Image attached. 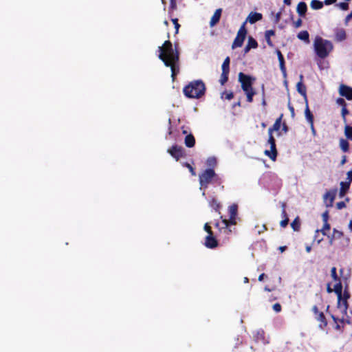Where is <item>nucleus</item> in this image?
I'll return each mask as SVG.
<instances>
[{
    "label": "nucleus",
    "mask_w": 352,
    "mask_h": 352,
    "mask_svg": "<svg viewBox=\"0 0 352 352\" xmlns=\"http://www.w3.org/2000/svg\"><path fill=\"white\" fill-rule=\"evenodd\" d=\"M160 54L158 58L164 63L166 67L171 69V77L173 80L179 72V52L175 45V48L172 43L165 41L162 46L158 47Z\"/></svg>",
    "instance_id": "1"
},
{
    "label": "nucleus",
    "mask_w": 352,
    "mask_h": 352,
    "mask_svg": "<svg viewBox=\"0 0 352 352\" xmlns=\"http://www.w3.org/2000/svg\"><path fill=\"white\" fill-rule=\"evenodd\" d=\"M199 182L200 184V190H202V195L206 196V190L208 188L210 184L221 186L223 189L224 186L222 185V179L215 173L212 168H206L199 176Z\"/></svg>",
    "instance_id": "2"
},
{
    "label": "nucleus",
    "mask_w": 352,
    "mask_h": 352,
    "mask_svg": "<svg viewBox=\"0 0 352 352\" xmlns=\"http://www.w3.org/2000/svg\"><path fill=\"white\" fill-rule=\"evenodd\" d=\"M184 96L188 98H200L206 93V85L201 80L190 82L183 89Z\"/></svg>",
    "instance_id": "3"
},
{
    "label": "nucleus",
    "mask_w": 352,
    "mask_h": 352,
    "mask_svg": "<svg viewBox=\"0 0 352 352\" xmlns=\"http://www.w3.org/2000/svg\"><path fill=\"white\" fill-rule=\"evenodd\" d=\"M255 80V77L245 74L243 72H240L239 74V82L241 83V89L246 95L247 102L250 103L253 102V97L256 94L255 89L252 87Z\"/></svg>",
    "instance_id": "4"
},
{
    "label": "nucleus",
    "mask_w": 352,
    "mask_h": 352,
    "mask_svg": "<svg viewBox=\"0 0 352 352\" xmlns=\"http://www.w3.org/2000/svg\"><path fill=\"white\" fill-rule=\"evenodd\" d=\"M314 45L316 55L320 58L327 57L333 49V45L330 41L323 39L320 36L316 37Z\"/></svg>",
    "instance_id": "5"
},
{
    "label": "nucleus",
    "mask_w": 352,
    "mask_h": 352,
    "mask_svg": "<svg viewBox=\"0 0 352 352\" xmlns=\"http://www.w3.org/2000/svg\"><path fill=\"white\" fill-rule=\"evenodd\" d=\"M245 23L246 22H244L243 23V25L241 26V28H239V30L237 32V35L235 37V38L232 43V47L233 49L235 47H241L244 42V40H245L246 34H247V30L245 28Z\"/></svg>",
    "instance_id": "6"
},
{
    "label": "nucleus",
    "mask_w": 352,
    "mask_h": 352,
    "mask_svg": "<svg viewBox=\"0 0 352 352\" xmlns=\"http://www.w3.org/2000/svg\"><path fill=\"white\" fill-rule=\"evenodd\" d=\"M268 143L270 145V151L265 150L264 153L268 156L272 161L276 160L278 152L276 147V140L273 136V134L268 133Z\"/></svg>",
    "instance_id": "7"
},
{
    "label": "nucleus",
    "mask_w": 352,
    "mask_h": 352,
    "mask_svg": "<svg viewBox=\"0 0 352 352\" xmlns=\"http://www.w3.org/2000/svg\"><path fill=\"white\" fill-rule=\"evenodd\" d=\"M311 310L314 314L315 319L319 322V328L321 329L326 328L328 322L324 313L319 311L316 305L313 306Z\"/></svg>",
    "instance_id": "8"
},
{
    "label": "nucleus",
    "mask_w": 352,
    "mask_h": 352,
    "mask_svg": "<svg viewBox=\"0 0 352 352\" xmlns=\"http://www.w3.org/2000/svg\"><path fill=\"white\" fill-rule=\"evenodd\" d=\"M350 297L351 294L348 290V287L346 286L344 292L342 293L340 300H338V307L339 308H342V311L344 314H346L349 307L348 300L350 298Z\"/></svg>",
    "instance_id": "9"
},
{
    "label": "nucleus",
    "mask_w": 352,
    "mask_h": 352,
    "mask_svg": "<svg viewBox=\"0 0 352 352\" xmlns=\"http://www.w3.org/2000/svg\"><path fill=\"white\" fill-rule=\"evenodd\" d=\"M168 153L177 161L185 155L183 148L176 144L168 148Z\"/></svg>",
    "instance_id": "10"
},
{
    "label": "nucleus",
    "mask_w": 352,
    "mask_h": 352,
    "mask_svg": "<svg viewBox=\"0 0 352 352\" xmlns=\"http://www.w3.org/2000/svg\"><path fill=\"white\" fill-rule=\"evenodd\" d=\"M336 192H337V189L335 188V189H333V190H331L327 192L323 195V200H324V203L326 207H327V208L332 207L333 201L336 197Z\"/></svg>",
    "instance_id": "11"
},
{
    "label": "nucleus",
    "mask_w": 352,
    "mask_h": 352,
    "mask_svg": "<svg viewBox=\"0 0 352 352\" xmlns=\"http://www.w3.org/2000/svg\"><path fill=\"white\" fill-rule=\"evenodd\" d=\"M339 94L341 96L345 97L347 100H352V87L345 85H341L339 87Z\"/></svg>",
    "instance_id": "12"
},
{
    "label": "nucleus",
    "mask_w": 352,
    "mask_h": 352,
    "mask_svg": "<svg viewBox=\"0 0 352 352\" xmlns=\"http://www.w3.org/2000/svg\"><path fill=\"white\" fill-rule=\"evenodd\" d=\"M303 75H300V81L296 85V88L298 92L303 96L305 98V102L307 101V88L306 86L303 84Z\"/></svg>",
    "instance_id": "13"
},
{
    "label": "nucleus",
    "mask_w": 352,
    "mask_h": 352,
    "mask_svg": "<svg viewBox=\"0 0 352 352\" xmlns=\"http://www.w3.org/2000/svg\"><path fill=\"white\" fill-rule=\"evenodd\" d=\"M218 241L214 235H207L205 239L204 245L206 248L213 249L218 246Z\"/></svg>",
    "instance_id": "14"
},
{
    "label": "nucleus",
    "mask_w": 352,
    "mask_h": 352,
    "mask_svg": "<svg viewBox=\"0 0 352 352\" xmlns=\"http://www.w3.org/2000/svg\"><path fill=\"white\" fill-rule=\"evenodd\" d=\"M276 54H277V56H278V61H279L280 71H281L283 76L286 77V76H287V71H286V67H285L284 56H283V55L282 54L281 52L279 50H276Z\"/></svg>",
    "instance_id": "15"
},
{
    "label": "nucleus",
    "mask_w": 352,
    "mask_h": 352,
    "mask_svg": "<svg viewBox=\"0 0 352 352\" xmlns=\"http://www.w3.org/2000/svg\"><path fill=\"white\" fill-rule=\"evenodd\" d=\"M222 13V9L218 8L215 10L214 13L212 16L210 21V26L213 27L219 22Z\"/></svg>",
    "instance_id": "16"
},
{
    "label": "nucleus",
    "mask_w": 352,
    "mask_h": 352,
    "mask_svg": "<svg viewBox=\"0 0 352 352\" xmlns=\"http://www.w3.org/2000/svg\"><path fill=\"white\" fill-rule=\"evenodd\" d=\"M283 117V114H280L279 118H278L276 120V121H275L274 124L272 125V126H271L268 129V133L273 134L274 131H278L280 130Z\"/></svg>",
    "instance_id": "17"
},
{
    "label": "nucleus",
    "mask_w": 352,
    "mask_h": 352,
    "mask_svg": "<svg viewBox=\"0 0 352 352\" xmlns=\"http://www.w3.org/2000/svg\"><path fill=\"white\" fill-rule=\"evenodd\" d=\"M346 38V32L343 28H337L335 30V40L341 42Z\"/></svg>",
    "instance_id": "18"
},
{
    "label": "nucleus",
    "mask_w": 352,
    "mask_h": 352,
    "mask_svg": "<svg viewBox=\"0 0 352 352\" xmlns=\"http://www.w3.org/2000/svg\"><path fill=\"white\" fill-rule=\"evenodd\" d=\"M262 14L258 12H250L247 18V21H248L251 24H253L260 20L262 19Z\"/></svg>",
    "instance_id": "19"
},
{
    "label": "nucleus",
    "mask_w": 352,
    "mask_h": 352,
    "mask_svg": "<svg viewBox=\"0 0 352 352\" xmlns=\"http://www.w3.org/2000/svg\"><path fill=\"white\" fill-rule=\"evenodd\" d=\"M344 236V233L342 231H340L336 228L333 229V234L329 237V244L332 245L334 239H339L342 238Z\"/></svg>",
    "instance_id": "20"
},
{
    "label": "nucleus",
    "mask_w": 352,
    "mask_h": 352,
    "mask_svg": "<svg viewBox=\"0 0 352 352\" xmlns=\"http://www.w3.org/2000/svg\"><path fill=\"white\" fill-rule=\"evenodd\" d=\"M350 184L348 182H340V197H342L345 195L348 190L350 187Z\"/></svg>",
    "instance_id": "21"
},
{
    "label": "nucleus",
    "mask_w": 352,
    "mask_h": 352,
    "mask_svg": "<svg viewBox=\"0 0 352 352\" xmlns=\"http://www.w3.org/2000/svg\"><path fill=\"white\" fill-rule=\"evenodd\" d=\"M305 104H306L305 109V118L309 124H312V123H314V116L309 108L308 101L305 102Z\"/></svg>",
    "instance_id": "22"
},
{
    "label": "nucleus",
    "mask_w": 352,
    "mask_h": 352,
    "mask_svg": "<svg viewBox=\"0 0 352 352\" xmlns=\"http://www.w3.org/2000/svg\"><path fill=\"white\" fill-rule=\"evenodd\" d=\"M185 145L188 148H192L195 144V138L192 134L187 135L184 140Z\"/></svg>",
    "instance_id": "23"
},
{
    "label": "nucleus",
    "mask_w": 352,
    "mask_h": 352,
    "mask_svg": "<svg viewBox=\"0 0 352 352\" xmlns=\"http://www.w3.org/2000/svg\"><path fill=\"white\" fill-rule=\"evenodd\" d=\"M307 10V4L302 1L300 2L297 6V12L300 16H304Z\"/></svg>",
    "instance_id": "24"
},
{
    "label": "nucleus",
    "mask_w": 352,
    "mask_h": 352,
    "mask_svg": "<svg viewBox=\"0 0 352 352\" xmlns=\"http://www.w3.org/2000/svg\"><path fill=\"white\" fill-rule=\"evenodd\" d=\"M333 291L337 295L338 300H340L342 293V285L340 280L336 283V284L334 285Z\"/></svg>",
    "instance_id": "25"
},
{
    "label": "nucleus",
    "mask_w": 352,
    "mask_h": 352,
    "mask_svg": "<svg viewBox=\"0 0 352 352\" xmlns=\"http://www.w3.org/2000/svg\"><path fill=\"white\" fill-rule=\"evenodd\" d=\"M222 223L223 224V227H222V228L228 229L230 226L235 225L236 223V218L230 217L229 219H222Z\"/></svg>",
    "instance_id": "26"
},
{
    "label": "nucleus",
    "mask_w": 352,
    "mask_h": 352,
    "mask_svg": "<svg viewBox=\"0 0 352 352\" xmlns=\"http://www.w3.org/2000/svg\"><path fill=\"white\" fill-rule=\"evenodd\" d=\"M297 37L300 40L304 41L306 43H309V32L306 30L300 32L298 34Z\"/></svg>",
    "instance_id": "27"
},
{
    "label": "nucleus",
    "mask_w": 352,
    "mask_h": 352,
    "mask_svg": "<svg viewBox=\"0 0 352 352\" xmlns=\"http://www.w3.org/2000/svg\"><path fill=\"white\" fill-rule=\"evenodd\" d=\"M340 147L343 152H348L349 150V144L348 141L346 140L341 138L340 140Z\"/></svg>",
    "instance_id": "28"
},
{
    "label": "nucleus",
    "mask_w": 352,
    "mask_h": 352,
    "mask_svg": "<svg viewBox=\"0 0 352 352\" xmlns=\"http://www.w3.org/2000/svg\"><path fill=\"white\" fill-rule=\"evenodd\" d=\"M177 1L176 0H170V6L168 8V15L170 17L173 16V12L177 10Z\"/></svg>",
    "instance_id": "29"
},
{
    "label": "nucleus",
    "mask_w": 352,
    "mask_h": 352,
    "mask_svg": "<svg viewBox=\"0 0 352 352\" xmlns=\"http://www.w3.org/2000/svg\"><path fill=\"white\" fill-rule=\"evenodd\" d=\"M229 215L231 217H236L237 212H238V206L235 204H233L230 206H229Z\"/></svg>",
    "instance_id": "30"
},
{
    "label": "nucleus",
    "mask_w": 352,
    "mask_h": 352,
    "mask_svg": "<svg viewBox=\"0 0 352 352\" xmlns=\"http://www.w3.org/2000/svg\"><path fill=\"white\" fill-rule=\"evenodd\" d=\"M217 161L216 157H210L206 160V165L209 167L208 168H212L217 166Z\"/></svg>",
    "instance_id": "31"
},
{
    "label": "nucleus",
    "mask_w": 352,
    "mask_h": 352,
    "mask_svg": "<svg viewBox=\"0 0 352 352\" xmlns=\"http://www.w3.org/2000/svg\"><path fill=\"white\" fill-rule=\"evenodd\" d=\"M291 227L294 231H299L300 228V222L299 217H297L294 219V220L291 223Z\"/></svg>",
    "instance_id": "32"
},
{
    "label": "nucleus",
    "mask_w": 352,
    "mask_h": 352,
    "mask_svg": "<svg viewBox=\"0 0 352 352\" xmlns=\"http://www.w3.org/2000/svg\"><path fill=\"white\" fill-rule=\"evenodd\" d=\"M311 7L314 10H319L323 7V3L318 0H312L311 2Z\"/></svg>",
    "instance_id": "33"
},
{
    "label": "nucleus",
    "mask_w": 352,
    "mask_h": 352,
    "mask_svg": "<svg viewBox=\"0 0 352 352\" xmlns=\"http://www.w3.org/2000/svg\"><path fill=\"white\" fill-rule=\"evenodd\" d=\"M229 73L230 72H228L222 71V73H221V77L219 79V82L221 85H224L228 82Z\"/></svg>",
    "instance_id": "34"
},
{
    "label": "nucleus",
    "mask_w": 352,
    "mask_h": 352,
    "mask_svg": "<svg viewBox=\"0 0 352 352\" xmlns=\"http://www.w3.org/2000/svg\"><path fill=\"white\" fill-rule=\"evenodd\" d=\"M209 204L216 211H218L219 210L220 207H221L220 203L218 202V201L214 197H212L210 199V201L209 202Z\"/></svg>",
    "instance_id": "35"
},
{
    "label": "nucleus",
    "mask_w": 352,
    "mask_h": 352,
    "mask_svg": "<svg viewBox=\"0 0 352 352\" xmlns=\"http://www.w3.org/2000/svg\"><path fill=\"white\" fill-rule=\"evenodd\" d=\"M331 228L330 224L328 222L324 223L323 227L321 229L320 232L322 233L323 235H327V231L329 230ZM320 230H317L316 231V234H318Z\"/></svg>",
    "instance_id": "36"
},
{
    "label": "nucleus",
    "mask_w": 352,
    "mask_h": 352,
    "mask_svg": "<svg viewBox=\"0 0 352 352\" xmlns=\"http://www.w3.org/2000/svg\"><path fill=\"white\" fill-rule=\"evenodd\" d=\"M344 135L348 139L352 140V126L346 125L344 128Z\"/></svg>",
    "instance_id": "37"
},
{
    "label": "nucleus",
    "mask_w": 352,
    "mask_h": 352,
    "mask_svg": "<svg viewBox=\"0 0 352 352\" xmlns=\"http://www.w3.org/2000/svg\"><path fill=\"white\" fill-rule=\"evenodd\" d=\"M247 45H248L252 48H256L258 47L257 41L254 38H252V36H250L248 38V41Z\"/></svg>",
    "instance_id": "38"
},
{
    "label": "nucleus",
    "mask_w": 352,
    "mask_h": 352,
    "mask_svg": "<svg viewBox=\"0 0 352 352\" xmlns=\"http://www.w3.org/2000/svg\"><path fill=\"white\" fill-rule=\"evenodd\" d=\"M221 98L226 100H230L234 98V94L232 91H224L221 94Z\"/></svg>",
    "instance_id": "39"
},
{
    "label": "nucleus",
    "mask_w": 352,
    "mask_h": 352,
    "mask_svg": "<svg viewBox=\"0 0 352 352\" xmlns=\"http://www.w3.org/2000/svg\"><path fill=\"white\" fill-rule=\"evenodd\" d=\"M331 278L335 280V281H337L338 282L339 280H340V278L338 277V274H337V269L336 267H333L331 270Z\"/></svg>",
    "instance_id": "40"
},
{
    "label": "nucleus",
    "mask_w": 352,
    "mask_h": 352,
    "mask_svg": "<svg viewBox=\"0 0 352 352\" xmlns=\"http://www.w3.org/2000/svg\"><path fill=\"white\" fill-rule=\"evenodd\" d=\"M183 166L184 167H186L189 170L190 173H191V175L192 176L196 175V172H195V168L190 164H188V162H185L183 164Z\"/></svg>",
    "instance_id": "41"
},
{
    "label": "nucleus",
    "mask_w": 352,
    "mask_h": 352,
    "mask_svg": "<svg viewBox=\"0 0 352 352\" xmlns=\"http://www.w3.org/2000/svg\"><path fill=\"white\" fill-rule=\"evenodd\" d=\"M331 318L336 324H337L338 322H340L341 323L346 322L348 324H350V321L349 320H345L344 318L339 319L338 318L336 317L334 315H331Z\"/></svg>",
    "instance_id": "42"
},
{
    "label": "nucleus",
    "mask_w": 352,
    "mask_h": 352,
    "mask_svg": "<svg viewBox=\"0 0 352 352\" xmlns=\"http://www.w3.org/2000/svg\"><path fill=\"white\" fill-rule=\"evenodd\" d=\"M171 18V21L174 24L175 28V34H177L179 32V29L180 28V25L178 23V19L177 18Z\"/></svg>",
    "instance_id": "43"
},
{
    "label": "nucleus",
    "mask_w": 352,
    "mask_h": 352,
    "mask_svg": "<svg viewBox=\"0 0 352 352\" xmlns=\"http://www.w3.org/2000/svg\"><path fill=\"white\" fill-rule=\"evenodd\" d=\"M204 230L208 233V235H212L213 232L212 230L211 226L208 223H206L204 227Z\"/></svg>",
    "instance_id": "44"
},
{
    "label": "nucleus",
    "mask_w": 352,
    "mask_h": 352,
    "mask_svg": "<svg viewBox=\"0 0 352 352\" xmlns=\"http://www.w3.org/2000/svg\"><path fill=\"white\" fill-rule=\"evenodd\" d=\"M341 113L344 120L346 121V116L349 113V111L347 109L346 106L342 107Z\"/></svg>",
    "instance_id": "45"
},
{
    "label": "nucleus",
    "mask_w": 352,
    "mask_h": 352,
    "mask_svg": "<svg viewBox=\"0 0 352 352\" xmlns=\"http://www.w3.org/2000/svg\"><path fill=\"white\" fill-rule=\"evenodd\" d=\"M273 309L275 312L276 313H279L282 310V307L280 305V303H275L274 305H273Z\"/></svg>",
    "instance_id": "46"
},
{
    "label": "nucleus",
    "mask_w": 352,
    "mask_h": 352,
    "mask_svg": "<svg viewBox=\"0 0 352 352\" xmlns=\"http://www.w3.org/2000/svg\"><path fill=\"white\" fill-rule=\"evenodd\" d=\"M322 218L323 223L328 222V220H329V211L328 210H326L325 212H324L322 213Z\"/></svg>",
    "instance_id": "47"
},
{
    "label": "nucleus",
    "mask_w": 352,
    "mask_h": 352,
    "mask_svg": "<svg viewBox=\"0 0 352 352\" xmlns=\"http://www.w3.org/2000/svg\"><path fill=\"white\" fill-rule=\"evenodd\" d=\"M338 6L343 10H347L349 9V4L345 2L340 3Z\"/></svg>",
    "instance_id": "48"
},
{
    "label": "nucleus",
    "mask_w": 352,
    "mask_h": 352,
    "mask_svg": "<svg viewBox=\"0 0 352 352\" xmlns=\"http://www.w3.org/2000/svg\"><path fill=\"white\" fill-rule=\"evenodd\" d=\"M289 223V218H286V219H283L280 222V226L282 227V228H285Z\"/></svg>",
    "instance_id": "49"
},
{
    "label": "nucleus",
    "mask_w": 352,
    "mask_h": 352,
    "mask_svg": "<svg viewBox=\"0 0 352 352\" xmlns=\"http://www.w3.org/2000/svg\"><path fill=\"white\" fill-rule=\"evenodd\" d=\"M336 102L342 107L346 106V103L342 98H338L336 100Z\"/></svg>",
    "instance_id": "50"
},
{
    "label": "nucleus",
    "mask_w": 352,
    "mask_h": 352,
    "mask_svg": "<svg viewBox=\"0 0 352 352\" xmlns=\"http://www.w3.org/2000/svg\"><path fill=\"white\" fill-rule=\"evenodd\" d=\"M288 109L291 113V116L292 118H294L295 117V111H294V107L290 104V102L288 103Z\"/></svg>",
    "instance_id": "51"
},
{
    "label": "nucleus",
    "mask_w": 352,
    "mask_h": 352,
    "mask_svg": "<svg viewBox=\"0 0 352 352\" xmlns=\"http://www.w3.org/2000/svg\"><path fill=\"white\" fill-rule=\"evenodd\" d=\"M345 207H346V204H345L344 201H340L336 204V208L338 210H342V208H344Z\"/></svg>",
    "instance_id": "52"
},
{
    "label": "nucleus",
    "mask_w": 352,
    "mask_h": 352,
    "mask_svg": "<svg viewBox=\"0 0 352 352\" xmlns=\"http://www.w3.org/2000/svg\"><path fill=\"white\" fill-rule=\"evenodd\" d=\"M282 206H283V210H282L281 215H282L283 218V219L288 218L287 212L285 210V204H283Z\"/></svg>",
    "instance_id": "53"
},
{
    "label": "nucleus",
    "mask_w": 352,
    "mask_h": 352,
    "mask_svg": "<svg viewBox=\"0 0 352 352\" xmlns=\"http://www.w3.org/2000/svg\"><path fill=\"white\" fill-rule=\"evenodd\" d=\"M221 69L222 71L230 72V65H227L226 63H223Z\"/></svg>",
    "instance_id": "54"
},
{
    "label": "nucleus",
    "mask_w": 352,
    "mask_h": 352,
    "mask_svg": "<svg viewBox=\"0 0 352 352\" xmlns=\"http://www.w3.org/2000/svg\"><path fill=\"white\" fill-rule=\"evenodd\" d=\"M302 25V20L301 19H298L297 21L294 22V26L296 28H298Z\"/></svg>",
    "instance_id": "55"
},
{
    "label": "nucleus",
    "mask_w": 352,
    "mask_h": 352,
    "mask_svg": "<svg viewBox=\"0 0 352 352\" xmlns=\"http://www.w3.org/2000/svg\"><path fill=\"white\" fill-rule=\"evenodd\" d=\"M265 40H266L267 45L270 47H273L274 44L271 40V37H270L269 36H267V35H266V34H265Z\"/></svg>",
    "instance_id": "56"
},
{
    "label": "nucleus",
    "mask_w": 352,
    "mask_h": 352,
    "mask_svg": "<svg viewBox=\"0 0 352 352\" xmlns=\"http://www.w3.org/2000/svg\"><path fill=\"white\" fill-rule=\"evenodd\" d=\"M265 34L267 35V36H269L270 37H271L272 36L275 35V31L274 30H269L265 31Z\"/></svg>",
    "instance_id": "57"
},
{
    "label": "nucleus",
    "mask_w": 352,
    "mask_h": 352,
    "mask_svg": "<svg viewBox=\"0 0 352 352\" xmlns=\"http://www.w3.org/2000/svg\"><path fill=\"white\" fill-rule=\"evenodd\" d=\"M347 179L349 180L348 182L351 183L352 181V169L347 173Z\"/></svg>",
    "instance_id": "58"
},
{
    "label": "nucleus",
    "mask_w": 352,
    "mask_h": 352,
    "mask_svg": "<svg viewBox=\"0 0 352 352\" xmlns=\"http://www.w3.org/2000/svg\"><path fill=\"white\" fill-rule=\"evenodd\" d=\"M310 124V128H311V132H312V134L315 136L316 135V131L315 129V127H314V123L312 124Z\"/></svg>",
    "instance_id": "59"
},
{
    "label": "nucleus",
    "mask_w": 352,
    "mask_h": 352,
    "mask_svg": "<svg viewBox=\"0 0 352 352\" xmlns=\"http://www.w3.org/2000/svg\"><path fill=\"white\" fill-rule=\"evenodd\" d=\"M337 0H325L324 3L326 5H330L336 2Z\"/></svg>",
    "instance_id": "60"
},
{
    "label": "nucleus",
    "mask_w": 352,
    "mask_h": 352,
    "mask_svg": "<svg viewBox=\"0 0 352 352\" xmlns=\"http://www.w3.org/2000/svg\"><path fill=\"white\" fill-rule=\"evenodd\" d=\"M351 19H352V16H350V13H349V14L346 16V18H345V19H344V23H345L346 25H347V24H348V23H349V20H350Z\"/></svg>",
    "instance_id": "61"
},
{
    "label": "nucleus",
    "mask_w": 352,
    "mask_h": 352,
    "mask_svg": "<svg viewBox=\"0 0 352 352\" xmlns=\"http://www.w3.org/2000/svg\"><path fill=\"white\" fill-rule=\"evenodd\" d=\"M333 290L331 289V284L330 283H328L327 284V292L328 293H331Z\"/></svg>",
    "instance_id": "62"
},
{
    "label": "nucleus",
    "mask_w": 352,
    "mask_h": 352,
    "mask_svg": "<svg viewBox=\"0 0 352 352\" xmlns=\"http://www.w3.org/2000/svg\"><path fill=\"white\" fill-rule=\"evenodd\" d=\"M265 276H266V275L264 273H262L261 274L259 275L258 280L259 281H262V280H263V279Z\"/></svg>",
    "instance_id": "63"
},
{
    "label": "nucleus",
    "mask_w": 352,
    "mask_h": 352,
    "mask_svg": "<svg viewBox=\"0 0 352 352\" xmlns=\"http://www.w3.org/2000/svg\"><path fill=\"white\" fill-rule=\"evenodd\" d=\"M283 131L285 133H287L288 131V127H287V124L285 123L283 124Z\"/></svg>",
    "instance_id": "64"
}]
</instances>
